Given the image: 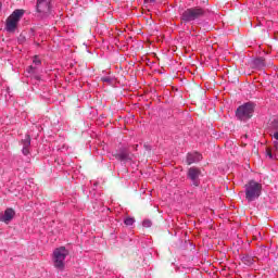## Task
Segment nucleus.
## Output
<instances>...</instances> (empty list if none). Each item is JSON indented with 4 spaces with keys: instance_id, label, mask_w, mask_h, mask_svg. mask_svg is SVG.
I'll use <instances>...</instances> for the list:
<instances>
[{
    "instance_id": "1",
    "label": "nucleus",
    "mask_w": 278,
    "mask_h": 278,
    "mask_svg": "<svg viewBox=\"0 0 278 278\" xmlns=\"http://www.w3.org/2000/svg\"><path fill=\"white\" fill-rule=\"evenodd\" d=\"M262 184L255 181V180H250L248 184L244 186L245 190V199L249 203H253V201H257L260 197H262Z\"/></svg>"
},
{
    "instance_id": "2",
    "label": "nucleus",
    "mask_w": 278,
    "mask_h": 278,
    "mask_svg": "<svg viewBox=\"0 0 278 278\" xmlns=\"http://www.w3.org/2000/svg\"><path fill=\"white\" fill-rule=\"evenodd\" d=\"M203 16H205V9L193 7L185 10L180 18L182 23H194V21H199V18H203Z\"/></svg>"
},
{
    "instance_id": "3",
    "label": "nucleus",
    "mask_w": 278,
    "mask_h": 278,
    "mask_svg": "<svg viewBox=\"0 0 278 278\" xmlns=\"http://www.w3.org/2000/svg\"><path fill=\"white\" fill-rule=\"evenodd\" d=\"M68 255V250L66 248L61 247L54 250L53 252V264L54 268L56 270H64V261L66 260V256Z\"/></svg>"
},
{
    "instance_id": "4",
    "label": "nucleus",
    "mask_w": 278,
    "mask_h": 278,
    "mask_svg": "<svg viewBox=\"0 0 278 278\" xmlns=\"http://www.w3.org/2000/svg\"><path fill=\"white\" fill-rule=\"evenodd\" d=\"M255 112V105L251 102H247L237 109L236 116L239 121H249Z\"/></svg>"
},
{
    "instance_id": "5",
    "label": "nucleus",
    "mask_w": 278,
    "mask_h": 278,
    "mask_svg": "<svg viewBox=\"0 0 278 278\" xmlns=\"http://www.w3.org/2000/svg\"><path fill=\"white\" fill-rule=\"evenodd\" d=\"M25 14V11L17 9L7 20L5 29L7 31H15L18 25V21Z\"/></svg>"
},
{
    "instance_id": "6",
    "label": "nucleus",
    "mask_w": 278,
    "mask_h": 278,
    "mask_svg": "<svg viewBox=\"0 0 278 278\" xmlns=\"http://www.w3.org/2000/svg\"><path fill=\"white\" fill-rule=\"evenodd\" d=\"M51 1L52 0H37V12L41 16H48L51 13Z\"/></svg>"
},
{
    "instance_id": "7",
    "label": "nucleus",
    "mask_w": 278,
    "mask_h": 278,
    "mask_svg": "<svg viewBox=\"0 0 278 278\" xmlns=\"http://www.w3.org/2000/svg\"><path fill=\"white\" fill-rule=\"evenodd\" d=\"M187 177L190 179L192 186L198 188V186L201 185V180L199 179V177H201V169L198 167H190L188 169Z\"/></svg>"
},
{
    "instance_id": "8",
    "label": "nucleus",
    "mask_w": 278,
    "mask_h": 278,
    "mask_svg": "<svg viewBox=\"0 0 278 278\" xmlns=\"http://www.w3.org/2000/svg\"><path fill=\"white\" fill-rule=\"evenodd\" d=\"M115 157L119 160V162H131V154L127 148L121 149L119 152L115 154Z\"/></svg>"
},
{
    "instance_id": "9",
    "label": "nucleus",
    "mask_w": 278,
    "mask_h": 278,
    "mask_svg": "<svg viewBox=\"0 0 278 278\" xmlns=\"http://www.w3.org/2000/svg\"><path fill=\"white\" fill-rule=\"evenodd\" d=\"M22 153L23 155H29V147H31V137L26 135L24 139H22Z\"/></svg>"
},
{
    "instance_id": "10",
    "label": "nucleus",
    "mask_w": 278,
    "mask_h": 278,
    "mask_svg": "<svg viewBox=\"0 0 278 278\" xmlns=\"http://www.w3.org/2000/svg\"><path fill=\"white\" fill-rule=\"evenodd\" d=\"M203 156L199 152L189 153L187 155V164L190 166L191 164H197V162H201Z\"/></svg>"
},
{
    "instance_id": "11",
    "label": "nucleus",
    "mask_w": 278,
    "mask_h": 278,
    "mask_svg": "<svg viewBox=\"0 0 278 278\" xmlns=\"http://www.w3.org/2000/svg\"><path fill=\"white\" fill-rule=\"evenodd\" d=\"M15 214L16 213L12 208H7L4 214L0 216L1 223H5L8 225V223L14 218Z\"/></svg>"
},
{
    "instance_id": "12",
    "label": "nucleus",
    "mask_w": 278,
    "mask_h": 278,
    "mask_svg": "<svg viewBox=\"0 0 278 278\" xmlns=\"http://www.w3.org/2000/svg\"><path fill=\"white\" fill-rule=\"evenodd\" d=\"M252 66L257 71H262V68H266V62L263 58H257L252 61Z\"/></svg>"
},
{
    "instance_id": "13",
    "label": "nucleus",
    "mask_w": 278,
    "mask_h": 278,
    "mask_svg": "<svg viewBox=\"0 0 278 278\" xmlns=\"http://www.w3.org/2000/svg\"><path fill=\"white\" fill-rule=\"evenodd\" d=\"M241 262H243V264H245V266H253L255 260L253 258V256H251L249 254H244L241 257Z\"/></svg>"
},
{
    "instance_id": "14",
    "label": "nucleus",
    "mask_w": 278,
    "mask_h": 278,
    "mask_svg": "<svg viewBox=\"0 0 278 278\" xmlns=\"http://www.w3.org/2000/svg\"><path fill=\"white\" fill-rule=\"evenodd\" d=\"M271 129L275 131L273 138L278 140V117L271 123Z\"/></svg>"
},
{
    "instance_id": "15",
    "label": "nucleus",
    "mask_w": 278,
    "mask_h": 278,
    "mask_svg": "<svg viewBox=\"0 0 278 278\" xmlns=\"http://www.w3.org/2000/svg\"><path fill=\"white\" fill-rule=\"evenodd\" d=\"M26 71H27L28 75H33V77L35 79H37V81H39L40 76H38V74H36V67H34V65L28 66V68Z\"/></svg>"
},
{
    "instance_id": "16",
    "label": "nucleus",
    "mask_w": 278,
    "mask_h": 278,
    "mask_svg": "<svg viewBox=\"0 0 278 278\" xmlns=\"http://www.w3.org/2000/svg\"><path fill=\"white\" fill-rule=\"evenodd\" d=\"M100 80H101L103 84H109V86H112V84H114V78H112V77H110V76L101 77Z\"/></svg>"
},
{
    "instance_id": "17",
    "label": "nucleus",
    "mask_w": 278,
    "mask_h": 278,
    "mask_svg": "<svg viewBox=\"0 0 278 278\" xmlns=\"http://www.w3.org/2000/svg\"><path fill=\"white\" fill-rule=\"evenodd\" d=\"M134 223H136V219L134 217H126L124 219V224L127 226V227H131V225H134Z\"/></svg>"
},
{
    "instance_id": "18",
    "label": "nucleus",
    "mask_w": 278,
    "mask_h": 278,
    "mask_svg": "<svg viewBox=\"0 0 278 278\" xmlns=\"http://www.w3.org/2000/svg\"><path fill=\"white\" fill-rule=\"evenodd\" d=\"M142 225H143V227L149 228V227H151V225H153V224L151 223V219H144V220L142 222Z\"/></svg>"
},
{
    "instance_id": "19",
    "label": "nucleus",
    "mask_w": 278,
    "mask_h": 278,
    "mask_svg": "<svg viewBox=\"0 0 278 278\" xmlns=\"http://www.w3.org/2000/svg\"><path fill=\"white\" fill-rule=\"evenodd\" d=\"M33 62L36 66H40V60L38 59V56H35Z\"/></svg>"
},
{
    "instance_id": "20",
    "label": "nucleus",
    "mask_w": 278,
    "mask_h": 278,
    "mask_svg": "<svg viewBox=\"0 0 278 278\" xmlns=\"http://www.w3.org/2000/svg\"><path fill=\"white\" fill-rule=\"evenodd\" d=\"M146 3H155V0H144Z\"/></svg>"
},
{
    "instance_id": "21",
    "label": "nucleus",
    "mask_w": 278,
    "mask_h": 278,
    "mask_svg": "<svg viewBox=\"0 0 278 278\" xmlns=\"http://www.w3.org/2000/svg\"><path fill=\"white\" fill-rule=\"evenodd\" d=\"M275 149H278V141H274Z\"/></svg>"
},
{
    "instance_id": "22",
    "label": "nucleus",
    "mask_w": 278,
    "mask_h": 278,
    "mask_svg": "<svg viewBox=\"0 0 278 278\" xmlns=\"http://www.w3.org/2000/svg\"><path fill=\"white\" fill-rule=\"evenodd\" d=\"M267 155H268V157L273 159V153L271 152H268Z\"/></svg>"
},
{
    "instance_id": "23",
    "label": "nucleus",
    "mask_w": 278,
    "mask_h": 278,
    "mask_svg": "<svg viewBox=\"0 0 278 278\" xmlns=\"http://www.w3.org/2000/svg\"><path fill=\"white\" fill-rule=\"evenodd\" d=\"M97 186H98V184L94 182V184H93V190H96Z\"/></svg>"
},
{
    "instance_id": "24",
    "label": "nucleus",
    "mask_w": 278,
    "mask_h": 278,
    "mask_svg": "<svg viewBox=\"0 0 278 278\" xmlns=\"http://www.w3.org/2000/svg\"><path fill=\"white\" fill-rule=\"evenodd\" d=\"M2 7H3V4L0 2V10H1Z\"/></svg>"
}]
</instances>
